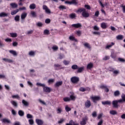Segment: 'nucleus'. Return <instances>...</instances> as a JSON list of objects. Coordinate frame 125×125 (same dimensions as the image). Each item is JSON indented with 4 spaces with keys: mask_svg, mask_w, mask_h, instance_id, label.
<instances>
[{
    "mask_svg": "<svg viewBox=\"0 0 125 125\" xmlns=\"http://www.w3.org/2000/svg\"><path fill=\"white\" fill-rule=\"evenodd\" d=\"M119 103H122L121 102H120L119 100L113 101L112 104L113 108H116V109H118V108L120 107V104H119Z\"/></svg>",
    "mask_w": 125,
    "mask_h": 125,
    "instance_id": "obj_1",
    "label": "nucleus"
},
{
    "mask_svg": "<svg viewBox=\"0 0 125 125\" xmlns=\"http://www.w3.org/2000/svg\"><path fill=\"white\" fill-rule=\"evenodd\" d=\"M70 81L72 83H78L80 82V78L77 76H74L71 77Z\"/></svg>",
    "mask_w": 125,
    "mask_h": 125,
    "instance_id": "obj_2",
    "label": "nucleus"
},
{
    "mask_svg": "<svg viewBox=\"0 0 125 125\" xmlns=\"http://www.w3.org/2000/svg\"><path fill=\"white\" fill-rule=\"evenodd\" d=\"M64 3L65 4H69V5H71V4L77 5V4H78V2H77V0H71V1L66 0L65 1Z\"/></svg>",
    "mask_w": 125,
    "mask_h": 125,
    "instance_id": "obj_3",
    "label": "nucleus"
},
{
    "mask_svg": "<svg viewBox=\"0 0 125 125\" xmlns=\"http://www.w3.org/2000/svg\"><path fill=\"white\" fill-rule=\"evenodd\" d=\"M90 99L93 102V103H97V101H99L101 98L99 96H92L90 97Z\"/></svg>",
    "mask_w": 125,
    "mask_h": 125,
    "instance_id": "obj_4",
    "label": "nucleus"
},
{
    "mask_svg": "<svg viewBox=\"0 0 125 125\" xmlns=\"http://www.w3.org/2000/svg\"><path fill=\"white\" fill-rule=\"evenodd\" d=\"M87 121H88V118L87 117H85L82 119V121H80L81 125H86V123H87Z\"/></svg>",
    "mask_w": 125,
    "mask_h": 125,
    "instance_id": "obj_5",
    "label": "nucleus"
},
{
    "mask_svg": "<svg viewBox=\"0 0 125 125\" xmlns=\"http://www.w3.org/2000/svg\"><path fill=\"white\" fill-rule=\"evenodd\" d=\"M42 9L43 10H45V13L47 14H51V11H50V9H48V7L46 5H43L42 6Z\"/></svg>",
    "mask_w": 125,
    "mask_h": 125,
    "instance_id": "obj_6",
    "label": "nucleus"
},
{
    "mask_svg": "<svg viewBox=\"0 0 125 125\" xmlns=\"http://www.w3.org/2000/svg\"><path fill=\"white\" fill-rule=\"evenodd\" d=\"M79 91H81L82 92H84V91H90V88L89 87H86L85 88L83 87H81L79 88Z\"/></svg>",
    "mask_w": 125,
    "mask_h": 125,
    "instance_id": "obj_7",
    "label": "nucleus"
},
{
    "mask_svg": "<svg viewBox=\"0 0 125 125\" xmlns=\"http://www.w3.org/2000/svg\"><path fill=\"white\" fill-rule=\"evenodd\" d=\"M85 108H90L91 102L89 100H87L84 103Z\"/></svg>",
    "mask_w": 125,
    "mask_h": 125,
    "instance_id": "obj_8",
    "label": "nucleus"
},
{
    "mask_svg": "<svg viewBox=\"0 0 125 125\" xmlns=\"http://www.w3.org/2000/svg\"><path fill=\"white\" fill-rule=\"evenodd\" d=\"M82 15L83 17H84V18H87L88 17H89V13L88 12H86V10H85L82 13Z\"/></svg>",
    "mask_w": 125,
    "mask_h": 125,
    "instance_id": "obj_9",
    "label": "nucleus"
},
{
    "mask_svg": "<svg viewBox=\"0 0 125 125\" xmlns=\"http://www.w3.org/2000/svg\"><path fill=\"white\" fill-rule=\"evenodd\" d=\"M115 45V42H111L109 44H106L105 49H110L113 46Z\"/></svg>",
    "mask_w": 125,
    "mask_h": 125,
    "instance_id": "obj_10",
    "label": "nucleus"
},
{
    "mask_svg": "<svg viewBox=\"0 0 125 125\" xmlns=\"http://www.w3.org/2000/svg\"><path fill=\"white\" fill-rule=\"evenodd\" d=\"M43 90L44 92L49 93L51 91V89L49 87L44 86L43 88Z\"/></svg>",
    "mask_w": 125,
    "mask_h": 125,
    "instance_id": "obj_11",
    "label": "nucleus"
},
{
    "mask_svg": "<svg viewBox=\"0 0 125 125\" xmlns=\"http://www.w3.org/2000/svg\"><path fill=\"white\" fill-rule=\"evenodd\" d=\"M71 27L75 28V29H79V28H81V27H82V24L80 23L77 24H73L71 25Z\"/></svg>",
    "mask_w": 125,
    "mask_h": 125,
    "instance_id": "obj_12",
    "label": "nucleus"
},
{
    "mask_svg": "<svg viewBox=\"0 0 125 125\" xmlns=\"http://www.w3.org/2000/svg\"><path fill=\"white\" fill-rule=\"evenodd\" d=\"M36 123L38 125H43V121L37 119H36Z\"/></svg>",
    "mask_w": 125,
    "mask_h": 125,
    "instance_id": "obj_13",
    "label": "nucleus"
},
{
    "mask_svg": "<svg viewBox=\"0 0 125 125\" xmlns=\"http://www.w3.org/2000/svg\"><path fill=\"white\" fill-rule=\"evenodd\" d=\"M93 68V63L92 62H90L87 65L86 68L88 70H91Z\"/></svg>",
    "mask_w": 125,
    "mask_h": 125,
    "instance_id": "obj_14",
    "label": "nucleus"
},
{
    "mask_svg": "<svg viewBox=\"0 0 125 125\" xmlns=\"http://www.w3.org/2000/svg\"><path fill=\"white\" fill-rule=\"evenodd\" d=\"M110 57H111V58H112L113 59H116V58H117V54L114 51L111 52Z\"/></svg>",
    "mask_w": 125,
    "mask_h": 125,
    "instance_id": "obj_15",
    "label": "nucleus"
},
{
    "mask_svg": "<svg viewBox=\"0 0 125 125\" xmlns=\"http://www.w3.org/2000/svg\"><path fill=\"white\" fill-rule=\"evenodd\" d=\"M54 67L56 68H58V69L55 68V70H61L63 68V67L61 66V65L59 64H55Z\"/></svg>",
    "mask_w": 125,
    "mask_h": 125,
    "instance_id": "obj_16",
    "label": "nucleus"
},
{
    "mask_svg": "<svg viewBox=\"0 0 125 125\" xmlns=\"http://www.w3.org/2000/svg\"><path fill=\"white\" fill-rule=\"evenodd\" d=\"M62 84H63V81L58 82L55 84V87H59Z\"/></svg>",
    "mask_w": 125,
    "mask_h": 125,
    "instance_id": "obj_17",
    "label": "nucleus"
},
{
    "mask_svg": "<svg viewBox=\"0 0 125 125\" xmlns=\"http://www.w3.org/2000/svg\"><path fill=\"white\" fill-rule=\"evenodd\" d=\"M27 13H23L21 16V20H25V19L27 17Z\"/></svg>",
    "mask_w": 125,
    "mask_h": 125,
    "instance_id": "obj_18",
    "label": "nucleus"
},
{
    "mask_svg": "<svg viewBox=\"0 0 125 125\" xmlns=\"http://www.w3.org/2000/svg\"><path fill=\"white\" fill-rule=\"evenodd\" d=\"M22 103L25 107H28L29 104L28 102L26 101L25 100H22Z\"/></svg>",
    "mask_w": 125,
    "mask_h": 125,
    "instance_id": "obj_19",
    "label": "nucleus"
},
{
    "mask_svg": "<svg viewBox=\"0 0 125 125\" xmlns=\"http://www.w3.org/2000/svg\"><path fill=\"white\" fill-rule=\"evenodd\" d=\"M83 46H84V47H85L86 48H87L88 49H91V46L90 45V44L87 42L84 43L83 44Z\"/></svg>",
    "mask_w": 125,
    "mask_h": 125,
    "instance_id": "obj_20",
    "label": "nucleus"
},
{
    "mask_svg": "<svg viewBox=\"0 0 125 125\" xmlns=\"http://www.w3.org/2000/svg\"><path fill=\"white\" fill-rule=\"evenodd\" d=\"M66 125H79V124L75 123L73 120H70L69 123H67Z\"/></svg>",
    "mask_w": 125,
    "mask_h": 125,
    "instance_id": "obj_21",
    "label": "nucleus"
},
{
    "mask_svg": "<svg viewBox=\"0 0 125 125\" xmlns=\"http://www.w3.org/2000/svg\"><path fill=\"white\" fill-rule=\"evenodd\" d=\"M84 70V66H82L81 67H79L77 69V73H82Z\"/></svg>",
    "mask_w": 125,
    "mask_h": 125,
    "instance_id": "obj_22",
    "label": "nucleus"
},
{
    "mask_svg": "<svg viewBox=\"0 0 125 125\" xmlns=\"http://www.w3.org/2000/svg\"><path fill=\"white\" fill-rule=\"evenodd\" d=\"M70 41H72V42H78V40L76 39L75 37L70 36L69 37Z\"/></svg>",
    "mask_w": 125,
    "mask_h": 125,
    "instance_id": "obj_23",
    "label": "nucleus"
},
{
    "mask_svg": "<svg viewBox=\"0 0 125 125\" xmlns=\"http://www.w3.org/2000/svg\"><path fill=\"white\" fill-rule=\"evenodd\" d=\"M1 122H2V123H4V124H10V121L6 118H4L1 120Z\"/></svg>",
    "mask_w": 125,
    "mask_h": 125,
    "instance_id": "obj_24",
    "label": "nucleus"
},
{
    "mask_svg": "<svg viewBox=\"0 0 125 125\" xmlns=\"http://www.w3.org/2000/svg\"><path fill=\"white\" fill-rule=\"evenodd\" d=\"M10 5L12 8H17V7H18V5L16 3H11Z\"/></svg>",
    "mask_w": 125,
    "mask_h": 125,
    "instance_id": "obj_25",
    "label": "nucleus"
},
{
    "mask_svg": "<svg viewBox=\"0 0 125 125\" xmlns=\"http://www.w3.org/2000/svg\"><path fill=\"white\" fill-rule=\"evenodd\" d=\"M18 12H19V9H17L16 10L12 11L11 14V15H15V14H17Z\"/></svg>",
    "mask_w": 125,
    "mask_h": 125,
    "instance_id": "obj_26",
    "label": "nucleus"
},
{
    "mask_svg": "<svg viewBox=\"0 0 125 125\" xmlns=\"http://www.w3.org/2000/svg\"><path fill=\"white\" fill-rule=\"evenodd\" d=\"M9 52L11 53V54H12L14 56H17V53L16 51H14L13 50H10L9 51Z\"/></svg>",
    "mask_w": 125,
    "mask_h": 125,
    "instance_id": "obj_27",
    "label": "nucleus"
},
{
    "mask_svg": "<svg viewBox=\"0 0 125 125\" xmlns=\"http://www.w3.org/2000/svg\"><path fill=\"white\" fill-rule=\"evenodd\" d=\"M101 27L102 29H106L107 28V23L105 22H102L101 24Z\"/></svg>",
    "mask_w": 125,
    "mask_h": 125,
    "instance_id": "obj_28",
    "label": "nucleus"
},
{
    "mask_svg": "<svg viewBox=\"0 0 125 125\" xmlns=\"http://www.w3.org/2000/svg\"><path fill=\"white\" fill-rule=\"evenodd\" d=\"M7 16H8V14L5 12L0 13V17H7Z\"/></svg>",
    "mask_w": 125,
    "mask_h": 125,
    "instance_id": "obj_29",
    "label": "nucleus"
},
{
    "mask_svg": "<svg viewBox=\"0 0 125 125\" xmlns=\"http://www.w3.org/2000/svg\"><path fill=\"white\" fill-rule=\"evenodd\" d=\"M109 114H110V115H112L113 116H115V115H117L118 112L116 110H112L110 111Z\"/></svg>",
    "mask_w": 125,
    "mask_h": 125,
    "instance_id": "obj_30",
    "label": "nucleus"
},
{
    "mask_svg": "<svg viewBox=\"0 0 125 125\" xmlns=\"http://www.w3.org/2000/svg\"><path fill=\"white\" fill-rule=\"evenodd\" d=\"M122 99H119L120 102L121 103H124V102H125V95H123L122 96Z\"/></svg>",
    "mask_w": 125,
    "mask_h": 125,
    "instance_id": "obj_31",
    "label": "nucleus"
},
{
    "mask_svg": "<svg viewBox=\"0 0 125 125\" xmlns=\"http://www.w3.org/2000/svg\"><path fill=\"white\" fill-rule=\"evenodd\" d=\"M102 104H103V105H111V102L109 101H104V102H102Z\"/></svg>",
    "mask_w": 125,
    "mask_h": 125,
    "instance_id": "obj_32",
    "label": "nucleus"
},
{
    "mask_svg": "<svg viewBox=\"0 0 125 125\" xmlns=\"http://www.w3.org/2000/svg\"><path fill=\"white\" fill-rule=\"evenodd\" d=\"M85 10V9H84L83 8H79L78 9V10L76 11V12L77 13H79V12H80V13H83V12Z\"/></svg>",
    "mask_w": 125,
    "mask_h": 125,
    "instance_id": "obj_33",
    "label": "nucleus"
},
{
    "mask_svg": "<svg viewBox=\"0 0 125 125\" xmlns=\"http://www.w3.org/2000/svg\"><path fill=\"white\" fill-rule=\"evenodd\" d=\"M18 114L21 117H23L24 115H25V113L24 112V111L21 110L18 111Z\"/></svg>",
    "mask_w": 125,
    "mask_h": 125,
    "instance_id": "obj_34",
    "label": "nucleus"
},
{
    "mask_svg": "<svg viewBox=\"0 0 125 125\" xmlns=\"http://www.w3.org/2000/svg\"><path fill=\"white\" fill-rule=\"evenodd\" d=\"M36 5L35 3L31 4L29 6L30 9H35L36 8Z\"/></svg>",
    "mask_w": 125,
    "mask_h": 125,
    "instance_id": "obj_35",
    "label": "nucleus"
},
{
    "mask_svg": "<svg viewBox=\"0 0 125 125\" xmlns=\"http://www.w3.org/2000/svg\"><path fill=\"white\" fill-rule=\"evenodd\" d=\"M71 68L72 70H78V69H79V66L77 64H74L72 65Z\"/></svg>",
    "mask_w": 125,
    "mask_h": 125,
    "instance_id": "obj_36",
    "label": "nucleus"
},
{
    "mask_svg": "<svg viewBox=\"0 0 125 125\" xmlns=\"http://www.w3.org/2000/svg\"><path fill=\"white\" fill-rule=\"evenodd\" d=\"M69 17L71 19H74V18H76L77 17V16L76 15V14L72 13L69 15Z\"/></svg>",
    "mask_w": 125,
    "mask_h": 125,
    "instance_id": "obj_37",
    "label": "nucleus"
},
{
    "mask_svg": "<svg viewBox=\"0 0 125 125\" xmlns=\"http://www.w3.org/2000/svg\"><path fill=\"white\" fill-rule=\"evenodd\" d=\"M59 9H60V10H64L65 9H66V7L64 5H61L59 7H58Z\"/></svg>",
    "mask_w": 125,
    "mask_h": 125,
    "instance_id": "obj_38",
    "label": "nucleus"
},
{
    "mask_svg": "<svg viewBox=\"0 0 125 125\" xmlns=\"http://www.w3.org/2000/svg\"><path fill=\"white\" fill-rule=\"evenodd\" d=\"M63 110H62V108L61 107H58L57 109V114H61Z\"/></svg>",
    "mask_w": 125,
    "mask_h": 125,
    "instance_id": "obj_39",
    "label": "nucleus"
},
{
    "mask_svg": "<svg viewBox=\"0 0 125 125\" xmlns=\"http://www.w3.org/2000/svg\"><path fill=\"white\" fill-rule=\"evenodd\" d=\"M63 100L64 102H69V101H71V99L69 97H64L63 98Z\"/></svg>",
    "mask_w": 125,
    "mask_h": 125,
    "instance_id": "obj_40",
    "label": "nucleus"
},
{
    "mask_svg": "<svg viewBox=\"0 0 125 125\" xmlns=\"http://www.w3.org/2000/svg\"><path fill=\"white\" fill-rule=\"evenodd\" d=\"M12 98L13 99H20V97L19 96V95L18 94L12 95Z\"/></svg>",
    "mask_w": 125,
    "mask_h": 125,
    "instance_id": "obj_41",
    "label": "nucleus"
},
{
    "mask_svg": "<svg viewBox=\"0 0 125 125\" xmlns=\"http://www.w3.org/2000/svg\"><path fill=\"white\" fill-rule=\"evenodd\" d=\"M15 20L16 21V22H19V21H20V16L16 15L15 17Z\"/></svg>",
    "mask_w": 125,
    "mask_h": 125,
    "instance_id": "obj_42",
    "label": "nucleus"
},
{
    "mask_svg": "<svg viewBox=\"0 0 125 125\" xmlns=\"http://www.w3.org/2000/svg\"><path fill=\"white\" fill-rule=\"evenodd\" d=\"M3 61H5V62H8V63H11L13 62L12 60L8 59L6 58H3Z\"/></svg>",
    "mask_w": 125,
    "mask_h": 125,
    "instance_id": "obj_43",
    "label": "nucleus"
},
{
    "mask_svg": "<svg viewBox=\"0 0 125 125\" xmlns=\"http://www.w3.org/2000/svg\"><path fill=\"white\" fill-rule=\"evenodd\" d=\"M121 94V93H120V91L119 90H117V91H115L114 93V96H119Z\"/></svg>",
    "mask_w": 125,
    "mask_h": 125,
    "instance_id": "obj_44",
    "label": "nucleus"
},
{
    "mask_svg": "<svg viewBox=\"0 0 125 125\" xmlns=\"http://www.w3.org/2000/svg\"><path fill=\"white\" fill-rule=\"evenodd\" d=\"M11 103L13 106H14V107H17L18 106V104H17V103L14 101H12L11 102Z\"/></svg>",
    "mask_w": 125,
    "mask_h": 125,
    "instance_id": "obj_45",
    "label": "nucleus"
},
{
    "mask_svg": "<svg viewBox=\"0 0 125 125\" xmlns=\"http://www.w3.org/2000/svg\"><path fill=\"white\" fill-rule=\"evenodd\" d=\"M10 35L12 38H16L17 37V33H10Z\"/></svg>",
    "mask_w": 125,
    "mask_h": 125,
    "instance_id": "obj_46",
    "label": "nucleus"
},
{
    "mask_svg": "<svg viewBox=\"0 0 125 125\" xmlns=\"http://www.w3.org/2000/svg\"><path fill=\"white\" fill-rule=\"evenodd\" d=\"M58 46L57 45L53 46L52 47V49H53V51H57L58 50Z\"/></svg>",
    "mask_w": 125,
    "mask_h": 125,
    "instance_id": "obj_47",
    "label": "nucleus"
},
{
    "mask_svg": "<svg viewBox=\"0 0 125 125\" xmlns=\"http://www.w3.org/2000/svg\"><path fill=\"white\" fill-rule=\"evenodd\" d=\"M65 111L66 112H70V111H71L72 110V108H71V107H69L68 105H66L65 107Z\"/></svg>",
    "mask_w": 125,
    "mask_h": 125,
    "instance_id": "obj_48",
    "label": "nucleus"
},
{
    "mask_svg": "<svg viewBox=\"0 0 125 125\" xmlns=\"http://www.w3.org/2000/svg\"><path fill=\"white\" fill-rule=\"evenodd\" d=\"M35 54H36V53H35V52H34V51H30L29 52V55L30 56H35Z\"/></svg>",
    "mask_w": 125,
    "mask_h": 125,
    "instance_id": "obj_49",
    "label": "nucleus"
},
{
    "mask_svg": "<svg viewBox=\"0 0 125 125\" xmlns=\"http://www.w3.org/2000/svg\"><path fill=\"white\" fill-rule=\"evenodd\" d=\"M63 63L64 65H65V66H67V65H69V64H70V61H67V60H64V61H63Z\"/></svg>",
    "mask_w": 125,
    "mask_h": 125,
    "instance_id": "obj_50",
    "label": "nucleus"
},
{
    "mask_svg": "<svg viewBox=\"0 0 125 125\" xmlns=\"http://www.w3.org/2000/svg\"><path fill=\"white\" fill-rule=\"evenodd\" d=\"M44 35H49L50 33L49 32V30L48 29H45L43 32Z\"/></svg>",
    "mask_w": 125,
    "mask_h": 125,
    "instance_id": "obj_51",
    "label": "nucleus"
},
{
    "mask_svg": "<svg viewBox=\"0 0 125 125\" xmlns=\"http://www.w3.org/2000/svg\"><path fill=\"white\" fill-rule=\"evenodd\" d=\"M31 15H32V17H37V13L35 11H32L31 12Z\"/></svg>",
    "mask_w": 125,
    "mask_h": 125,
    "instance_id": "obj_52",
    "label": "nucleus"
},
{
    "mask_svg": "<svg viewBox=\"0 0 125 125\" xmlns=\"http://www.w3.org/2000/svg\"><path fill=\"white\" fill-rule=\"evenodd\" d=\"M118 60L119 61V62H122V63H125V59L121 58H119Z\"/></svg>",
    "mask_w": 125,
    "mask_h": 125,
    "instance_id": "obj_53",
    "label": "nucleus"
},
{
    "mask_svg": "<svg viewBox=\"0 0 125 125\" xmlns=\"http://www.w3.org/2000/svg\"><path fill=\"white\" fill-rule=\"evenodd\" d=\"M65 57V56H64L63 54H59V59H63Z\"/></svg>",
    "mask_w": 125,
    "mask_h": 125,
    "instance_id": "obj_54",
    "label": "nucleus"
},
{
    "mask_svg": "<svg viewBox=\"0 0 125 125\" xmlns=\"http://www.w3.org/2000/svg\"><path fill=\"white\" fill-rule=\"evenodd\" d=\"M116 39L119 40H122L123 39H124V37L123 35H118L116 37Z\"/></svg>",
    "mask_w": 125,
    "mask_h": 125,
    "instance_id": "obj_55",
    "label": "nucleus"
},
{
    "mask_svg": "<svg viewBox=\"0 0 125 125\" xmlns=\"http://www.w3.org/2000/svg\"><path fill=\"white\" fill-rule=\"evenodd\" d=\"M70 100H73V101H75V100H76V97H75L73 95H71L70 96Z\"/></svg>",
    "mask_w": 125,
    "mask_h": 125,
    "instance_id": "obj_56",
    "label": "nucleus"
},
{
    "mask_svg": "<svg viewBox=\"0 0 125 125\" xmlns=\"http://www.w3.org/2000/svg\"><path fill=\"white\" fill-rule=\"evenodd\" d=\"M54 79H49L48 81V83L50 84L51 83H54Z\"/></svg>",
    "mask_w": 125,
    "mask_h": 125,
    "instance_id": "obj_57",
    "label": "nucleus"
},
{
    "mask_svg": "<svg viewBox=\"0 0 125 125\" xmlns=\"http://www.w3.org/2000/svg\"><path fill=\"white\" fill-rule=\"evenodd\" d=\"M36 85H37L38 86H42V87H43V88L44 86H45V84H42V83H37Z\"/></svg>",
    "mask_w": 125,
    "mask_h": 125,
    "instance_id": "obj_58",
    "label": "nucleus"
},
{
    "mask_svg": "<svg viewBox=\"0 0 125 125\" xmlns=\"http://www.w3.org/2000/svg\"><path fill=\"white\" fill-rule=\"evenodd\" d=\"M28 123L29 125H34V120L33 119H29L28 120Z\"/></svg>",
    "mask_w": 125,
    "mask_h": 125,
    "instance_id": "obj_59",
    "label": "nucleus"
},
{
    "mask_svg": "<svg viewBox=\"0 0 125 125\" xmlns=\"http://www.w3.org/2000/svg\"><path fill=\"white\" fill-rule=\"evenodd\" d=\"M50 22H51V21L50 20V19H46L45 20V23H46V24H49Z\"/></svg>",
    "mask_w": 125,
    "mask_h": 125,
    "instance_id": "obj_60",
    "label": "nucleus"
},
{
    "mask_svg": "<svg viewBox=\"0 0 125 125\" xmlns=\"http://www.w3.org/2000/svg\"><path fill=\"white\" fill-rule=\"evenodd\" d=\"M26 117H27V119H33V115L28 113V114H27Z\"/></svg>",
    "mask_w": 125,
    "mask_h": 125,
    "instance_id": "obj_61",
    "label": "nucleus"
},
{
    "mask_svg": "<svg viewBox=\"0 0 125 125\" xmlns=\"http://www.w3.org/2000/svg\"><path fill=\"white\" fill-rule=\"evenodd\" d=\"M109 59H110V56H105L103 60H104V61H106L107 60H109Z\"/></svg>",
    "mask_w": 125,
    "mask_h": 125,
    "instance_id": "obj_62",
    "label": "nucleus"
},
{
    "mask_svg": "<svg viewBox=\"0 0 125 125\" xmlns=\"http://www.w3.org/2000/svg\"><path fill=\"white\" fill-rule=\"evenodd\" d=\"M42 23L41 22H38L37 23V26H38V27H42Z\"/></svg>",
    "mask_w": 125,
    "mask_h": 125,
    "instance_id": "obj_63",
    "label": "nucleus"
},
{
    "mask_svg": "<svg viewBox=\"0 0 125 125\" xmlns=\"http://www.w3.org/2000/svg\"><path fill=\"white\" fill-rule=\"evenodd\" d=\"M121 7L123 8V13H125V5H121Z\"/></svg>",
    "mask_w": 125,
    "mask_h": 125,
    "instance_id": "obj_64",
    "label": "nucleus"
}]
</instances>
